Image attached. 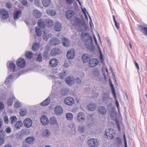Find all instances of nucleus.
Returning a JSON list of instances; mask_svg holds the SVG:
<instances>
[{
    "label": "nucleus",
    "instance_id": "1",
    "mask_svg": "<svg viewBox=\"0 0 147 147\" xmlns=\"http://www.w3.org/2000/svg\"><path fill=\"white\" fill-rule=\"evenodd\" d=\"M53 75L51 76L52 77L53 82L55 83L54 87L57 88L59 87L61 85L62 81L61 79H63L66 76V72L64 71L60 74L58 73L57 72H55L53 73Z\"/></svg>",
    "mask_w": 147,
    "mask_h": 147
},
{
    "label": "nucleus",
    "instance_id": "2",
    "mask_svg": "<svg viewBox=\"0 0 147 147\" xmlns=\"http://www.w3.org/2000/svg\"><path fill=\"white\" fill-rule=\"evenodd\" d=\"M81 36L84 41V45L86 48L90 50H93L94 47L92 43V39L87 33H82Z\"/></svg>",
    "mask_w": 147,
    "mask_h": 147
},
{
    "label": "nucleus",
    "instance_id": "3",
    "mask_svg": "<svg viewBox=\"0 0 147 147\" xmlns=\"http://www.w3.org/2000/svg\"><path fill=\"white\" fill-rule=\"evenodd\" d=\"M87 144L90 147H97L99 145V142L97 139L92 138L88 140Z\"/></svg>",
    "mask_w": 147,
    "mask_h": 147
},
{
    "label": "nucleus",
    "instance_id": "4",
    "mask_svg": "<svg viewBox=\"0 0 147 147\" xmlns=\"http://www.w3.org/2000/svg\"><path fill=\"white\" fill-rule=\"evenodd\" d=\"M7 67L9 70L13 72L17 71L18 69L16 67L14 63L12 61H8L7 63Z\"/></svg>",
    "mask_w": 147,
    "mask_h": 147
},
{
    "label": "nucleus",
    "instance_id": "5",
    "mask_svg": "<svg viewBox=\"0 0 147 147\" xmlns=\"http://www.w3.org/2000/svg\"><path fill=\"white\" fill-rule=\"evenodd\" d=\"M77 118L78 122L81 124L84 122L86 119L85 114L82 112H79L78 113Z\"/></svg>",
    "mask_w": 147,
    "mask_h": 147
},
{
    "label": "nucleus",
    "instance_id": "6",
    "mask_svg": "<svg viewBox=\"0 0 147 147\" xmlns=\"http://www.w3.org/2000/svg\"><path fill=\"white\" fill-rule=\"evenodd\" d=\"M9 17V14L6 9H0V18L3 20L7 19Z\"/></svg>",
    "mask_w": 147,
    "mask_h": 147
},
{
    "label": "nucleus",
    "instance_id": "7",
    "mask_svg": "<svg viewBox=\"0 0 147 147\" xmlns=\"http://www.w3.org/2000/svg\"><path fill=\"white\" fill-rule=\"evenodd\" d=\"M71 22H74V23L80 27L83 26L84 24V22L80 20L76 16L74 17L71 20Z\"/></svg>",
    "mask_w": 147,
    "mask_h": 147
},
{
    "label": "nucleus",
    "instance_id": "8",
    "mask_svg": "<svg viewBox=\"0 0 147 147\" xmlns=\"http://www.w3.org/2000/svg\"><path fill=\"white\" fill-rule=\"evenodd\" d=\"M52 36V34L49 30H45L43 31L42 36L44 40L47 41L50 37Z\"/></svg>",
    "mask_w": 147,
    "mask_h": 147
},
{
    "label": "nucleus",
    "instance_id": "9",
    "mask_svg": "<svg viewBox=\"0 0 147 147\" xmlns=\"http://www.w3.org/2000/svg\"><path fill=\"white\" fill-rule=\"evenodd\" d=\"M60 43V40L56 37L51 38L49 42V44L52 46L58 45Z\"/></svg>",
    "mask_w": 147,
    "mask_h": 147
},
{
    "label": "nucleus",
    "instance_id": "10",
    "mask_svg": "<svg viewBox=\"0 0 147 147\" xmlns=\"http://www.w3.org/2000/svg\"><path fill=\"white\" fill-rule=\"evenodd\" d=\"M17 65L20 68H23L26 65V61L24 59L22 58H20L16 62Z\"/></svg>",
    "mask_w": 147,
    "mask_h": 147
},
{
    "label": "nucleus",
    "instance_id": "11",
    "mask_svg": "<svg viewBox=\"0 0 147 147\" xmlns=\"http://www.w3.org/2000/svg\"><path fill=\"white\" fill-rule=\"evenodd\" d=\"M114 133V130L111 129H107L104 132V135L107 136V138L109 139H111L113 138Z\"/></svg>",
    "mask_w": 147,
    "mask_h": 147
},
{
    "label": "nucleus",
    "instance_id": "12",
    "mask_svg": "<svg viewBox=\"0 0 147 147\" xmlns=\"http://www.w3.org/2000/svg\"><path fill=\"white\" fill-rule=\"evenodd\" d=\"M24 125L26 127L28 128L30 127L32 124V120L29 118L25 119L23 122Z\"/></svg>",
    "mask_w": 147,
    "mask_h": 147
},
{
    "label": "nucleus",
    "instance_id": "13",
    "mask_svg": "<svg viewBox=\"0 0 147 147\" xmlns=\"http://www.w3.org/2000/svg\"><path fill=\"white\" fill-rule=\"evenodd\" d=\"M55 113L57 115H60L63 112V110L62 107L58 105L54 108Z\"/></svg>",
    "mask_w": 147,
    "mask_h": 147
},
{
    "label": "nucleus",
    "instance_id": "14",
    "mask_svg": "<svg viewBox=\"0 0 147 147\" xmlns=\"http://www.w3.org/2000/svg\"><path fill=\"white\" fill-rule=\"evenodd\" d=\"M75 51L74 49H71L69 50L67 54V58L68 59H73L75 56Z\"/></svg>",
    "mask_w": 147,
    "mask_h": 147
},
{
    "label": "nucleus",
    "instance_id": "15",
    "mask_svg": "<svg viewBox=\"0 0 147 147\" xmlns=\"http://www.w3.org/2000/svg\"><path fill=\"white\" fill-rule=\"evenodd\" d=\"M98 61L97 59H92L90 60L88 65L90 67H94L98 65Z\"/></svg>",
    "mask_w": 147,
    "mask_h": 147
},
{
    "label": "nucleus",
    "instance_id": "16",
    "mask_svg": "<svg viewBox=\"0 0 147 147\" xmlns=\"http://www.w3.org/2000/svg\"><path fill=\"white\" fill-rule=\"evenodd\" d=\"M93 76L94 78L98 80L100 78V72L99 70L97 69H94L93 72Z\"/></svg>",
    "mask_w": 147,
    "mask_h": 147
},
{
    "label": "nucleus",
    "instance_id": "17",
    "mask_svg": "<svg viewBox=\"0 0 147 147\" xmlns=\"http://www.w3.org/2000/svg\"><path fill=\"white\" fill-rule=\"evenodd\" d=\"M50 122L51 125H55L56 127L58 128L59 127V124L57 122L56 118L54 117H52L50 119Z\"/></svg>",
    "mask_w": 147,
    "mask_h": 147
},
{
    "label": "nucleus",
    "instance_id": "18",
    "mask_svg": "<svg viewBox=\"0 0 147 147\" xmlns=\"http://www.w3.org/2000/svg\"><path fill=\"white\" fill-rule=\"evenodd\" d=\"M64 102L66 105H71L74 103V100L72 97H68L65 98Z\"/></svg>",
    "mask_w": 147,
    "mask_h": 147
},
{
    "label": "nucleus",
    "instance_id": "19",
    "mask_svg": "<svg viewBox=\"0 0 147 147\" xmlns=\"http://www.w3.org/2000/svg\"><path fill=\"white\" fill-rule=\"evenodd\" d=\"M40 120L41 123L44 125H47L49 122L48 118L45 116H42L40 118Z\"/></svg>",
    "mask_w": 147,
    "mask_h": 147
},
{
    "label": "nucleus",
    "instance_id": "20",
    "mask_svg": "<svg viewBox=\"0 0 147 147\" xmlns=\"http://www.w3.org/2000/svg\"><path fill=\"white\" fill-rule=\"evenodd\" d=\"M106 108L103 106H99L98 107V112L101 115H105L107 113Z\"/></svg>",
    "mask_w": 147,
    "mask_h": 147
},
{
    "label": "nucleus",
    "instance_id": "21",
    "mask_svg": "<svg viewBox=\"0 0 147 147\" xmlns=\"http://www.w3.org/2000/svg\"><path fill=\"white\" fill-rule=\"evenodd\" d=\"M65 81L67 85L71 86L74 83V79L73 76L68 77L66 78Z\"/></svg>",
    "mask_w": 147,
    "mask_h": 147
},
{
    "label": "nucleus",
    "instance_id": "22",
    "mask_svg": "<svg viewBox=\"0 0 147 147\" xmlns=\"http://www.w3.org/2000/svg\"><path fill=\"white\" fill-rule=\"evenodd\" d=\"M22 12L20 10H16L13 13V17L15 20L18 19L22 15Z\"/></svg>",
    "mask_w": 147,
    "mask_h": 147
},
{
    "label": "nucleus",
    "instance_id": "23",
    "mask_svg": "<svg viewBox=\"0 0 147 147\" xmlns=\"http://www.w3.org/2000/svg\"><path fill=\"white\" fill-rule=\"evenodd\" d=\"M32 13L33 15L37 18L40 17L42 15L41 12L37 9L33 10L32 12Z\"/></svg>",
    "mask_w": 147,
    "mask_h": 147
},
{
    "label": "nucleus",
    "instance_id": "24",
    "mask_svg": "<svg viewBox=\"0 0 147 147\" xmlns=\"http://www.w3.org/2000/svg\"><path fill=\"white\" fill-rule=\"evenodd\" d=\"M63 45L65 47H68L70 45L69 40L67 38L65 37H63L62 39Z\"/></svg>",
    "mask_w": 147,
    "mask_h": 147
},
{
    "label": "nucleus",
    "instance_id": "25",
    "mask_svg": "<svg viewBox=\"0 0 147 147\" xmlns=\"http://www.w3.org/2000/svg\"><path fill=\"white\" fill-rule=\"evenodd\" d=\"M13 79V76L11 75H9L6 78L5 81V83L6 85H9V84L12 82Z\"/></svg>",
    "mask_w": 147,
    "mask_h": 147
},
{
    "label": "nucleus",
    "instance_id": "26",
    "mask_svg": "<svg viewBox=\"0 0 147 147\" xmlns=\"http://www.w3.org/2000/svg\"><path fill=\"white\" fill-rule=\"evenodd\" d=\"M35 141L34 138L32 137H29L27 138L25 140V142L27 144L31 145L33 144Z\"/></svg>",
    "mask_w": 147,
    "mask_h": 147
},
{
    "label": "nucleus",
    "instance_id": "27",
    "mask_svg": "<svg viewBox=\"0 0 147 147\" xmlns=\"http://www.w3.org/2000/svg\"><path fill=\"white\" fill-rule=\"evenodd\" d=\"M38 23L39 27L42 28H45L46 25V20L43 21L41 19L38 20Z\"/></svg>",
    "mask_w": 147,
    "mask_h": 147
},
{
    "label": "nucleus",
    "instance_id": "28",
    "mask_svg": "<svg viewBox=\"0 0 147 147\" xmlns=\"http://www.w3.org/2000/svg\"><path fill=\"white\" fill-rule=\"evenodd\" d=\"M54 29L56 31H60L61 29V23L58 22H56L55 23Z\"/></svg>",
    "mask_w": 147,
    "mask_h": 147
},
{
    "label": "nucleus",
    "instance_id": "29",
    "mask_svg": "<svg viewBox=\"0 0 147 147\" xmlns=\"http://www.w3.org/2000/svg\"><path fill=\"white\" fill-rule=\"evenodd\" d=\"M15 98L13 94L11 95V97L9 98L7 100V105L10 106L13 103V100L15 99Z\"/></svg>",
    "mask_w": 147,
    "mask_h": 147
},
{
    "label": "nucleus",
    "instance_id": "30",
    "mask_svg": "<svg viewBox=\"0 0 147 147\" xmlns=\"http://www.w3.org/2000/svg\"><path fill=\"white\" fill-rule=\"evenodd\" d=\"M50 65L53 67L57 66L58 64V61L55 58L51 59L49 62Z\"/></svg>",
    "mask_w": 147,
    "mask_h": 147
},
{
    "label": "nucleus",
    "instance_id": "31",
    "mask_svg": "<svg viewBox=\"0 0 147 147\" xmlns=\"http://www.w3.org/2000/svg\"><path fill=\"white\" fill-rule=\"evenodd\" d=\"M50 102V98L48 97L44 101L40 103V105L42 106H46L48 105Z\"/></svg>",
    "mask_w": 147,
    "mask_h": 147
},
{
    "label": "nucleus",
    "instance_id": "32",
    "mask_svg": "<svg viewBox=\"0 0 147 147\" xmlns=\"http://www.w3.org/2000/svg\"><path fill=\"white\" fill-rule=\"evenodd\" d=\"M61 53V51L58 48L54 49L51 50V54L52 55H55Z\"/></svg>",
    "mask_w": 147,
    "mask_h": 147
},
{
    "label": "nucleus",
    "instance_id": "33",
    "mask_svg": "<svg viewBox=\"0 0 147 147\" xmlns=\"http://www.w3.org/2000/svg\"><path fill=\"white\" fill-rule=\"evenodd\" d=\"M74 15V12L71 10H68L66 13V16L67 18L69 19Z\"/></svg>",
    "mask_w": 147,
    "mask_h": 147
},
{
    "label": "nucleus",
    "instance_id": "34",
    "mask_svg": "<svg viewBox=\"0 0 147 147\" xmlns=\"http://www.w3.org/2000/svg\"><path fill=\"white\" fill-rule=\"evenodd\" d=\"M97 106L94 103L89 104L87 107L88 110L90 111H93L96 108Z\"/></svg>",
    "mask_w": 147,
    "mask_h": 147
},
{
    "label": "nucleus",
    "instance_id": "35",
    "mask_svg": "<svg viewBox=\"0 0 147 147\" xmlns=\"http://www.w3.org/2000/svg\"><path fill=\"white\" fill-rule=\"evenodd\" d=\"M22 125V122L21 121H19L16 122L14 125V128L18 129H21Z\"/></svg>",
    "mask_w": 147,
    "mask_h": 147
},
{
    "label": "nucleus",
    "instance_id": "36",
    "mask_svg": "<svg viewBox=\"0 0 147 147\" xmlns=\"http://www.w3.org/2000/svg\"><path fill=\"white\" fill-rule=\"evenodd\" d=\"M90 58V57L88 54H84L82 57V59L83 62L86 63L89 60Z\"/></svg>",
    "mask_w": 147,
    "mask_h": 147
},
{
    "label": "nucleus",
    "instance_id": "37",
    "mask_svg": "<svg viewBox=\"0 0 147 147\" xmlns=\"http://www.w3.org/2000/svg\"><path fill=\"white\" fill-rule=\"evenodd\" d=\"M46 12L48 15L51 16H55L56 13V11L54 9H47L46 10Z\"/></svg>",
    "mask_w": 147,
    "mask_h": 147
},
{
    "label": "nucleus",
    "instance_id": "38",
    "mask_svg": "<svg viewBox=\"0 0 147 147\" xmlns=\"http://www.w3.org/2000/svg\"><path fill=\"white\" fill-rule=\"evenodd\" d=\"M50 134V132L49 130L45 129L43 130L42 135L43 137L45 138H47L49 136Z\"/></svg>",
    "mask_w": 147,
    "mask_h": 147
},
{
    "label": "nucleus",
    "instance_id": "39",
    "mask_svg": "<svg viewBox=\"0 0 147 147\" xmlns=\"http://www.w3.org/2000/svg\"><path fill=\"white\" fill-rule=\"evenodd\" d=\"M110 98L109 96V94H104L103 96V100L105 101L106 103H107L110 100Z\"/></svg>",
    "mask_w": 147,
    "mask_h": 147
},
{
    "label": "nucleus",
    "instance_id": "40",
    "mask_svg": "<svg viewBox=\"0 0 147 147\" xmlns=\"http://www.w3.org/2000/svg\"><path fill=\"white\" fill-rule=\"evenodd\" d=\"M46 25L49 27H51L53 26V23L52 20L48 19L46 20Z\"/></svg>",
    "mask_w": 147,
    "mask_h": 147
},
{
    "label": "nucleus",
    "instance_id": "41",
    "mask_svg": "<svg viewBox=\"0 0 147 147\" xmlns=\"http://www.w3.org/2000/svg\"><path fill=\"white\" fill-rule=\"evenodd\" d=\"M42 3L45 7L48 6L51 3V0H42Z\"/></svg>",
    "mask_w": 147,
    "mask_h": 147
},
{
    "label": "nucleus",
    "instance_id": "42",
    "mask_svg": "<svg viewBox=\"0 0 147 147\" xmlns=\"http://www.w3.org/2000/svg\"><path fill=\"white\" fill-rule=\"evenodd\" d=\"M27 113V110L25 108H23L20 110V114L21 116H25Z\"/></svg>",
    "mask_w": 147,
    "mask_h": 147
},
{
    "label": "nucleus",
    "instance_id": "43",
    "mask_svg": "<svg viewBox=\"0 0 147 147\" xmlns=\"http://www.w3.org/2000/svg\"><path fill=\"white\" fill-rule=\"evenodd\" d=\"M25 55L27 58L30 59L32 57L33 54L31 52L28 51L25 53Z\"/></svg>",
    "mask_w": 147,
    "mask_h": 147
},
{
    "label": "nucleus",
    "instance_id": "44",
    "mask_svg": "<svg viewBox=\"0 0 147 147\" xmlns=\"http://www.w3.org/2000/svg\"><path fill=\"white\" fill-rule=\"evenodd\" d=\"M17 118L16 116H12L9 118V121L11 124H13L17 121Z\"/></svg>",
    "mask_w": 147,
    "mask_h": 147
},
{
    "label": "nucleus",
    "instance_id": "45",
    "mask_svg": "<svg viewBox=\"0 0 147 147\" xmlns=\"http://www.w3.org/2000/svg\"><path fill=\"white\" fill-rule=\"evenodd\" d=\"M67 119L69 120H71L73 118V115L71 113H67L66 114Z\"/></svg>",
    "mask_w": 147,
    "mask_h": 147
},
{
    "label": "nucleus",
    "instance_id": "46",
    "mask_svg": "<svg viewBox=\"0 0 147 147\" xmlns=\"http://www.w3.org/2000/svg\"><path fill=\"white\" fill-rule=\"evenodd\" d=\"M35 32L38 36H41L42 31L41 29L38 27L36 28L35 29Z\"/></svg>",
    "mask_w": 147,
    "mask_h": 147
},
{
    "label": "nucleus",
    "instance_id": "47",
    "mask_svg": "<svg viewBox=\"0 0 147 147\" xmlns=\"http://www.w3.org/2000/svg\"><path fill=\"white\" fill-rule=\"evenodd\" d=\"M39 47V43H34L32 46V49L34 51H36L38 49Z\"/></svg>",
    "mask_w": 147,
    "mask_h": 147
},
{
    "label": "nucleus",
    "instance_id": "48",
    "mask_svg": "<svg viewBox=\"0 0 147 147\" xmlns=\"http://www.w3.org/2000/svg\"><path fill=\"white\" fill-rule=\"evenodd\" d=\"M32 20L30 19H29L28 20L26 19L25 20V22L26 24L28 26L31 25V26H32L35 24V22H34L33 23H32Z\"/></svg>",
    "mask_w": 147,
    "mask_h": 147
},
{
    "label": "nucleus",
    "instance_id": "49",
    "mask_svg": "<svg viewBox=\"0 0 147 147\" xmlns=\"http://www.w3.org/2000/svg\"><path fill=\"white\" fill-rule=\"evenodd\" d=\"M22 105L21 102L17 100L15 101L14 104V107L16 108H18L21 107Z\"/></svg>",
    "mask_w": 147,
    "mask_h": 147
},
{
    "label": "nucleus",
    "instance_id": "50",
    "mask_svg": "<svg viewBox=\"0 0 147 147\" xmlns=\"http://www.w3.org/2000/svg\"><path fill=\"white\" fill-rule=\"evenodd\" d=\"M85 127L83 125L79 126L78 128V131L80 132L83 133L85 130Z\"/></svg>",
    "mask_w": 147,
    "mask_h": 147
},
{
    "label": "nucleus",
    "instance_id": "51",
    "mask_svg": "<svg viewBox=\"0 0 147 147\" xmlns=\"http://www.w3.org/2000/svg\"><path fill=\"white\" fill-rule=\"evenodd\" d=\"M9 120L8 117L7 116H5L3 119V121L6 124H8L9 123Z\"/></svg>",
    "mask_w": 147,
    "mask_h": 147
},
{
    "label": "nucleus",
    "instance_id": "52",
    "mask_svg": "<svg viewBox=\"0 0 147 147\" xmlns=\"http://www.w3.org/2000/svg\"><path fill=\"white\" fill-rule=\"evenodd\" d=\"M144 28L142 29V32L147 36V27L144 26Z\"/></svg>",
    "mask_w": 147,
    "mask_h": 147
},
{
    "label": "nucleus",
    "instance_id": "53",
    "mask_svg": "<svg viewBox=\"0 0 147 147\" xmlns=\"http://www.w3.org/2000/svg\"><path fill=\"white\" fill-rule=\"evenodd\" d=\"M37 61H39V62H40L42 61V57L41 54L39 53L38 54L37 57Z\"/></svg>",
    "mask_w": 147,
    "mask_h": 147
},
{
    "label": "nucleus",
    "instance_id": "54",
    "mask_svg": "<svg viewBox=\"0 0 147 147\" xmlns=\"http://www.w3.org/2000/svg\"><path fill=\"white\" fill-rule=\"evenodd\" d=\"M70 65V62L67 61H65L64 63V66L66 68H68Z\"/></svg>",
    "mask_w": 147,
    "mask_h": 147
},
{
    "label": "nucleus",
    "instance_id": "55",
    "mask_svg": "<svg viewBox=\"0 0 147 147\" xmlns=\"http://www.w3.org/2000/svg\"><path fill=\"white\" fill-rule=\"evenodd\" d=\"M112 92L113 95V97L115 98V99H116V95L115 92V90L114 87H112Z\"/></svg>",
    "mask_w": 147,
    "mask_h": 147
},
{
    "label": "nucleus",
    "instance_id": "56",
    "mask_svg": "<svg viewBox=\"0 0 147 147\" xmlns=\"http://www.w3.org/2000/svg\"><path fill=\"white\" fill-rule=\"evenodd\" d=\"M5 106L3 102H0V110L2 111L4 108Z\"/></svg>",
    "mask_w": 147,
    "mask_h": 147
},
{
    "label": "nucleus",
    "instance_id": "57",
    "mask_svg": "<svg viewBox=\"0 0 147 147\" xmlns=\"http://www.w3.org/2000/svg\"><path fill=\"white\" fill-rule=\"evenodd\" d=\"M48 52L45 51L43 53V57L44 59H46L48 57Z\"/></svg>",
    "mask_w": 147,
    "mask_h": 147
},
{
    "label": "nucleus",
    "instance_id": "58",
    "mask_svg": "<svg viewBox=\"0 0 147 147\" xmlns=\"http://www.w3.org/2000/svg\"><path fill=\"white\" fill-rule=\"evenodd\" d=\"M97 47H98V49L99 50V52L100 55V59L102 61V60L103 59L102 58V54L101 52V50L100 49V47H99L98 46H97Z\"/></svg>",
    "mask_w": 147,
    "mask_h": 147
},
{
    "label": "nucleus",
    "instance_id": "59",
    "mask_svg": "<svg viewBox=\"0 0 147 147\" xmlns=\"http://www.w3.org/2000/svg\"><path fill=\"white\" fill-rule=\"evenodd\" d=\"M6 6L7 8L10 9L12 7V5L10 2H8L6 4Z\"/></svg>",
    "mask_w": 147,
    "mask_h": 147
},
{
    "label": "nucleus",
    "instance_id": "60",
    "mask_svg": "<svg viewBox=\"0 0 147 147\" xmlns=\"http://www.w3.org/2000/svg\"><path fill=\"white\" fill-rule=\"evenodd\" d=\"M5 134V133L0 131V138H4Z\"/></svg>",
    "mask_w": 147,
    "mask_h": 147
},
{
    "label": "nucleus",
    "instance_id": "61",
    "mask_svg": "<svg viewBox=\"0 0 147 147\" xmlns=\"http://www.w3.org/2000/svg\"><path fill=\"white\" fill-rule=\"evenodd\" d=\"M111 117H112V119L113 120L116 118V115L115 113H111L110 114Z\"/></svg>",
    "mask_w": 147,
    "mask_h": 147
},
{
    "label": "nucleus",
    "instance_id": "62",
    "mask_svg": "<svg viewBox=\"0 0 147 147\" xmlns=\"http://www.w3.org/2000/svg\"><path fill=\"white\" fill-rule=\"evenodd\" d=\"M66 3L69 4H71L73 2L74 0H65Z\"/></svg>",
    "mask_w": 147,
    "mask_h": 147
},
{
    "label": "nucleus",
    "instance_id": "63",
    "mask_svg": "<svg viewBox=\"0 0 147 147\" xmlns=\"http://www.w3.org/2000/svg\"><path fill=\"white\" fill-rule=\"evenodd\" d=\"M5 142L4 138H0V145L3 144Z\"/></svg>",
    "mask_w": 147,
    "mask_h": 147
},
{
    "label": "nucleus",
    "instance_id": "64",
    "mask_svg": "<svg viewBox=\"0 0 147 147\" xmlns=\"http://www.w3.org/2000/svg\"><path fill=\"white\" fill-rule=\"evenodd\" d=\"M6 131L7 133H10L11 131V129L10 127H8L6 128Z\"/></svg>",
    "mask_w": 147,
    "mask_h": 147
}]
</instances>
